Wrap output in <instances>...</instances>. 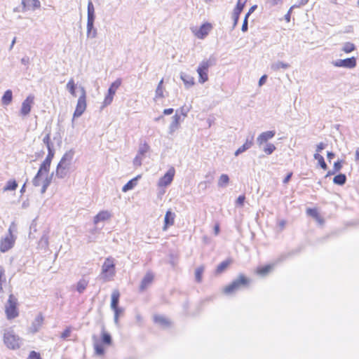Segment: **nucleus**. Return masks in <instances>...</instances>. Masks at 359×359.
<instances>
[{
    "label": "nucleus",
    "mask_w": 359,
    "mask_h": 359,
    "mask_svg": "<svg viewBox=\"0 0 359 359\" xmlns=\"http://www.w3.org/2000/svg\"><path fill=\"white\" fill-rule=\"evenodd\" d=\"M250 283V279L243 274H239L229 285L226 286L223 292L226 295H230L247 287Z\"/></svg>",
    "instance_id": "obj_1"
},
{
    "label": "nucleus",
    "mask_w": 359,
    "mask_h": 359,
    "mask_svg": "<svg viewBox=\"0 0 359 359\" xmlns=\"http://www.w3.org/2000/svg\"><path fill=\"white\" fill-rule=\"evenodd\" d=\"M95 20V8L93 2L90 0L87 8V37L94 39L97 36V29L94 27Z\"/></svg>",
    "instance_id": "obj_2"
},
{
    "label": "nucleus",
    "mask_w": 359,
    "mask_h": 359,
    "mask_svg": "<svg viewBox=\"0 0 359 359\" xmlns=\"http://www.w3.org/2000/svg\"><path fill=\"white\" fill-rule=\"evenodd\" d=\"M17 226L14 222H12L8 228V234L1 241L0 250L1 252H6L11 249L15 243V237L13 232L16 231Z\"/></svg>",
    "instance_id": "obj_3"
},
{
    "label": "nucleus",
    "mask_w": 359,
    "mask_h": 359,
    "mask_svg": "<svg viewBox=\"0 0 359 359\" xmlns=\"http://www.w3.org/2000/svg\"><path fill=\"white\" fill-rule=\"evenodd\" d=\"M4 341L6 346L10 349L20 348V339L13 330H6L4 334Z\"/></svg>",
    "instance_id": "obj_4"
},
{
    "label": "nucleus",
    "mask_w": 359,
    "mask_h": 359,
    "mask_svg": "<svg viewBox=\"0 0 359 359\" xmlns=\"http://www.w3.org/2000/svg\"><path fill=\"white\" fill-rule=\"evenodd\" d=\"M17 305V298L13 294H11L6 305V313L8 319H13L18 316L19 313Z\"/></svg>",
    "instance_id": "obj_5"
},
{
    "label": "nucleus",
    "mask_w": 359,
    "mask_h": 359,
    "mask_svg": "<svg viewBox=\"0 0 359 359\" xmlns=\"http://www.w3.org/2000/svg\"><path fill=\"white\" fill-rule=\"evenodd\" d=\"M80 90L81 94L78 99L76 107L73 114L72 121H74L75 118L80 117L86 109V93L83 87H81Z\"/></svg>",
    "instance_id": "obj_6"
},
{
    "label": "nucleus",
    "mask_w": 359,
    "mask_h": 359,
    "mask_svg": "<svg viewBox=\"0 0 359 359\" xmlns=\"http://www.w3.org/2000/svg\"><path fill=\"white\" fill-rule=\"evenodd\" d=\"M212 65L210 60H203L197 68V72L198 74V81L201 83H204L208 80V72L210 66Z\"/></svg>",
    "instance_id": "obj_7"
},
{
    "label": "nucleus",
    "mask_w": 359,
    "mask_h": 359,
    "mask_svg": "<svg viewBox=\"0 0 359 359\" xmlns=\"http://www.w3.org/2000/svg\"><path fill=\"white\" fill-rule=\"evenodd\" d=\"M121 85V79H117L116 81H114L109 86L107 94L106 95L104 100V105H109L111 103L114 96L116 93V90L119 88V86Z\"/></svg>",
    "instance_id": "obj_8"
},
{
    "label": "nucleus",
    "mask_w": 359,
    "mask_h": 359,
    "mask_svg": "<svg viewBox=\"0 0 359 359\" xmlns=\"http://www.w3.org/2000/svg\"><path fill=\"white\" fill-rule=\"evenodd\" d=\"M332 65L337 67L353 69L357 65V60L355 57H348L343 60H337L332 62Z\"/></svg>",
    "instance_id": "obj_9"
},
{
    "label": "nucleus",
    "mask_w": 359,
    "mask_h": 359,
    "mask_svg": "<svg viewBox=\"0 0 359 359\" xmlns=\"http://www.w3.org/2000/svg\"><path fill=\"white\" fill-rule=\"evenodd\" d=\"M248 0H238L236 6L235 8L233 9L232 18H233V29H234L236 25H238L240 15L242 13L245 4L247 3Z\"/></svg>",
    "instance_id": "obj_10"
},
{
    "label": "nucleus",
    "mask_w": 359,
    "mask_h": 359,
    "mask_svg": "<svg viewBox=\"0 0 359 359\" xmlns=\"http://www.w3.org/2000/svg\"><path fill=\"white\" fill-rule=\"evenodd\" d=\"M175 174V170L174 167H170L168 171L161 177L158 180L159 187H167L171 184L173 180Z\"/></svg>",
    "instance_id": "obj_11"
},
{
    "label": "nucleus",
    "mask_w": 359,
    "mask_h": 359,
    "mask_svg": "<svg viewBox=\"0 0 359 359\" xmlns=\"http://www.w3.org/2000/svg\"><path fill=\"white\" fill-rule=\"evenodd\" d=\"M50 169L43 165H40L39 170L37 171L36 175L32 180V184L34 187H39L41 185V177L44 175H48Z\"/></svg>",
    "instance_id": "obj_12"
},
{
    "label": "nucleus",
    "mask_w": 359,
    "mask_h": 359,
    "mask_svg": "<svg viewBox=\"0 0 359 359\" xmlns=\"http://www.w3.org/2000/svg\"><path fill=\"white\" fill-rule=\"evenodd\" d=\"M22 12L29 10L34 11L40 8L41 3L39 0H22Z\"/></svg>",
    "instance_id": "obj_13"
},
{
    "label": "nucleus",
    "mask_w": 359,
    "mask_h": 359,
    "mask_svg": "<svg viewBox=\"0 0 359 359\" xmlns=\"http://www.w3.org/2000/svg\"><path fill=\"white\" fill-rule=\"evenodd\" d=\"M33 103L34 97L32 95L27 96L22 103L20 114L24 116H27L31 111L32 104Z\"/></svg>",
    "instance_id": "obj_14"
},
{
    "label": "nucleus",
    "mask_w": 359,
    "mask_h": 359,
    "mask_svg": "<svg viewBox=\"0 0 359 359\" xmlns=\"http://www.w3.org/2000/svg\"><path fill=\"white\" fill-rule=\"evenodd\" d=\"M276 135L274 130H269L262 133L257 138V144L261 147L263 144L267 143V142L272 139Z\"/></svg>",
    "instance_id": "obj_15"
},
{
    "label": "nucleus",
    "mask_w": 359,
    "mask_h": 359,
    "mask_svg": "<svg viewBox=\"0 0 359 359\" xmlns=\"http://www.w3.org/2000/svg\"><path fill=\"white\" fill-rule=\"evenodd\" d=\"M212 28V25L209 22L203 23L198 30L195 33V35L201 39H204L209 33L210 29Z\"/></svg>",
    "instance_id": "obj_16"
},
{
    "label": "nucleus",
    "mask_w": 359,
    "mask_h": 359,
    "mask_svg": "<svg viewBox=\"0 0 359 359\" xmlns=\"http://www.w3.org/2000/svg\"><path fill=\"white\" fill-rule=\"evenodd\" d=\"M74 156V151L73 149H70L65 153V154L61 158L59 163L62 164L65 166L70 167L72 165V162Z\"/></svg>",
    "instance_id": "obj_17"
},
{
    "label": "nucleus",
    "mask_w": 359,
    "mask_h": 359,
    "mask_svg": "<svg viewBox=\"0 0 359 359\" xmlns=\"http://www.w3.org/2000/svg\"><path fill=\"white\" fill-rule=\"evenodd\" d=\"M115 263L114 259L112 257L106 258L102 266V271L103 273H107L108 271L113 270L112 274L114 273Z\"/></svg>",
    "instance_id": "obj_18"
},
{
    "label": "nucleus",
    "mask_w": 359,
    "mask_h": 359,
    "mask_svg": "<svg viewBox=\"0 0 359 359\" xmlns=\"http://www.w3.org/2000/svg\"><path fill=\"white\" fill-rule=\"evenodd\" d=\"M43 321V317L39 313L34 320L30 327V330L33 333L37 332L41 328Z\"/></svg>",
    "instance_id": "obj_19"
},
{
    "label": "nucleus",
    "mask_w": 359,
    "mask_h": 359,
    "mask_svg": "<svg viewBox=\"0 0 359 359\" xmlns=\"http://www.w3.org/2000/svg\"><path fill=\"white\" fill-rule=\"evenodd\" d=\"M253 136H252L250 138H247L245 142L235 151V156H238L241 154L249 149L253 144Z\"/></svg>",
    "instance_id": "obj_20"
},
{
    "label": "nucleus",
    "mask_w": 359,
    "mask_h": 359,
    "mask_svg": "<svg viewBox=\"0 0 359 359\" xmlns=\"http://www.w3.org/2000/svg\"><path fill=\"white\" fill-rule=\"evenodd\" d=\"M70 167L65 166L58 163L56 170L55 176L59 179H63L67 175V172Z\"/></svg>",
    "instance_id": "obj_21"
},
{
    "label": "nucleus",
    "mask_w": 359,
    "mask_h": 359,
    "mask_svg": "<svg viewBox=\"0 0 359 359\" xmlns=\"http://www.w3.org/2000/svg\"><path fill=\"white\" fill-rule=\"evenodd\" d=\"M175 214L172 212L171 210H168L165 213L164 217V227L163 229H166V228L169 226H172L175 222Z\"/></svg>",
    "instance_id": "obj_22"
},
{
    "label": "nucleus",
    "mask_w": 359,
    "mask_h": 359,
    "mask_svg": "<svg viewBox=\"0 0 359 359\" xmlns=\"http://www.w3.org/2000/svg\"><path fill=\"white\" fill-rule=\"evenodd\" d=\"M154 279V276L152 273H147L144 276V278H142V281H141V283H140V290L141 291H143L144 290L147 286L151 283L152 280Z\"/></svg>",
    "instance_id": "obj_23"
},
{
    "label": "nucleus",
    "mask_w": 359,
    "mask_h": 359,
    "mask_svg": "<svg viewBox=\"0 0 359 359\" xmlns=\"http://www.w3.org/2000/svg\"><path fill=\"white\" fill-rule=\"evenodd\" d=\"M154 320L155 323L158 324L164 328L169 327L170 325L169 320L163 316L156 315L154 316Z\"/></svg>",
    "instance_id": "obj_24"
},
{
    "label": "nucleus",
    "mask_w": 359,
    "mask_h": 359,
    "mask_svg": "<svg viewBox=\"0 0 359 359\" xmlns=\"http://www.w3.org/2000/svg\"><path fill=\"white\" fill-rule=\"evenodd\" d=\"M178 111L172 116V121L169 127V133L172 134L179 127L180 116L177 114Z\"/></svg>",
    "instance_id": "obj_25"
},
{
    "label": "nucleus",
    "mask_w": 359,
    "mask_h": 359,
    "mask_svg": "<svg viewBox=\"0 0 359 359\" xmlns=\"http://www.w3.org/2000/svg\"><path fill=\"white\" fill-rule=\"evenodd\" d=\"M141 177L140 175H137V177L133 178L132 180H129L122 188V191L127 192L130 190H132L134 189V187L137 185V182L138 179H140Z\"/></svg>",
    "instance_id": "obj_26"
},
{
    "label": "nucleus",
    "mask_w": 359,
    "mask_h": 359,
    "mask_svg": "<svg viewBox=\"0 0 359 359\" xmlns=\"http://www.w3.org/2000/svg\"><path fill=\"white\" fill-rule=\"evenodd\" d=\"M110 216V213L108 211H100L95 216L93 222L96 224L100 222L107 220Z\"/></svg>",
    "instance_id": "obj_27"
},
{
    "label": "nucleus",
    "mask_w": 359,
    "mask_h": 359,
    "mask_svg": "<svg viewBox=\"0 0 359 359\" xmlns=\"http://www.w3.org/2000/svg\"><path fill=\"white\" fill-rule=\"evenodd\" d=\"M343 163H344V161L342 160H338L336 162H334L332 170H329L327 172V173L325 175V177H327L331 175H334L337 172H339L342 168Z\"/></svg>",
    "instance_id": "obj_28"
},
{
    "label": "nucleus",
    "mask_w": 359,
    "mask_h": 359,
    "mask_svg": "<svg viewBox=\"0 0 359 359\" xmlns=\"http://www.w3.org/2000/svg\"><path fill=\"white\" fill-rule=\"evenodd\" d=\"M13 100V92L11 90H6L2 97H1V102L4 105H8L11 103Z\"/></svg>",
    "instance_id": "obj_29"
},
{
    "label": "nucleus",
    "mask_w": 359,
    "mask_h": 359,
    "mask_svg": "<svg viewBox=\"0 0 359 359\" xmlns=\"http://www.w3.org/2000/svg\"><path fill=\"white\" fill-rule=\"evenodd\" d=\"M180 78L187 88H189L194 84V77L186 73H181Z\"/></svg>",
    "instance_id": "obj_30"
},
{
    "label": "nucleus",
    "mask_w": 359,
    "mask_h": 359,
    "mask_svg": "<svg viewBox=\"0 0 359 359\" xmlns=\"http://www.w3.org/2000/svg\"><path fill=\"white\" fill-rule=\"evenodd\" d=\"M53 175H54V172H52L50 175H46V177L43 180V181L41 182V184H42V187L41 189V194H44L46 191L48 187L51 184Z\"/></svg>",
    "instance_id": "obj_31"
},
{
    "label": "nucleus",
    "mask_w": 359,
    "mask_h": 359,
    "mask_svg": "<svg viewBox=\"0 0 359 359\" xmlns=\"http://www.w3.org/2000/svg\"><path fill=\"white\" fill-rule=\"evenodd\" d=\"M347 180L346 176L345 174L339 173L335 175L333 178V183L339 186H343L346 184Z\"/></svg>",
    "instance_id": "obj_32"
},
{
    "label": "nucleus",
    "mask_w": 359,
    "mask_h": 359,
    "mask_svg": "<svg viewBox=\"0 0 359 359\" xmlns=\"http://www.w3.org/2000/svg\"><path fill=\"white\" fill-rule=\"evenodd\" d=\"M54 155H55V150L48 151V154H47L46 158L41 164L50 169V164H51L52 160L54 157Z\"/></svg>",
    "instance_id": "obj_33"
},
{
    "label": "nucleus",
    "mask_w": 359,
    "mask_h": 359,
    "mask_svg": "<svg viewBox=\"0 0 359 359\" xmlns=\"http://www.w3.org/2000/svg\"><path fill=\"white\" fill-rule=\"evenodd\" d=\"M48 231H44L42 236L39 241V245L41 248H47L48 246Z\"/></svg>",
    "instance_id": "obj_34"
},
{
    "label": "nucleus",
    "mask_w": 359,
    "mask_h": 359,
    "mask_svg": "<svg viewBox=\"0 0 359 359\" xmlns=\"http://www.w3.org/2000/svg\"><path fill=\"white\" fill-rule=\"evenodd\" d=\"M273 265L267 264L265 266H260L257 269V272L262 276H266L273 269Z\"/></svg>",
    "instance_id": "obj_35"
},
{
    "label": "nucleus",
    "mask_w": 359,
    "mask_h": 359,
    "mask_svg": "<svg viewBox=\"0 0 359 359\" xmlns=\"http://www.w3.org/2000/svg\"><path fill=\"white\" fill-rule=\"evenodd\" d=\"M120 293L118 290L113 291L111 294V309L118 307L119 303Z\"/></svg>",
    "instance_id": "obj_36"
},
{
    "label": "nucleus",
    "mask_w": 359,
    "mask_h": 359,
    "mask_svg": "<svg viewBox=\"0 0 359 359\" xmlns=\"http://www.w3.org/2000/svg\"><path fill=\"white\" fill-rule=\"evenodd\" d=\"M290 67V65L286 62H283L281 61H277L273 63L271 66V69L273 71H278L280 69H288Z\"/></svg>",
    "instance_id": "obj_37"
},
{
    "label": "nucleus",
    "mask_w": 359,
    "mask_h": 359,
    "mask_svg": "<svg viewBox=\"0 0 359 359\" xmlns=\"http://www.w3.org/2000/svg\"><path fill=\"white\" fill-rule=\"evenodd\" d=\"M18 188V183L15 180H8L3 188L4 191H15Z\"/></svg>",
    "instance_id": "obj_38"
},
{
    "label": "nucleus",
    "mask_w": 359,
    "mask_h": 359,
    "mask_svg": "<svg viewBox=\"0 0 359 359\" xmlns=\"http://www.w3.org/2000/svg\"><path fill=\"white\" fill-rule=\"evenodd\" d=\"M88 281L85 279H81L76 284V290L79 293L81 294L87 287Z\"/></svg>",
    "instance_id": "obj_39"
},
{
    "label": "nucleus",
    "mask_w": 359,
    "mask_h": 359,
    "mask_svg": "<svg viewBox=\"0 0 359 359\" xmlns=\"http://www.w3.org/2000/svg\"><path fill=\"white\" fill-rule=\"evenodd\" d=\"M101 340L102 344L105 345H111L112 343V339L109 333L102 331L101 335Z\"/></svg>",
    "instance_id": "obj_40"
},
{
    "label": "nucleus",
    "mask_w": 359,
    "mask_h": 359,
    "mask_svg": "<svg viewBox=\"0 0 359 359\" xmlns=\"http://www.w3.org/2000/svg\"><path fill=\"white\" fill-rule=\"evenodd\" d=\"M313 157L316 160L318 161V164L320 166V168L323 170H326L327 168V165L325 161V159L323 158V156H321L320 154H319L318 153H316L314 155H313Z\"/></svg>",
    "instance_id": "obj_41"
},
{
    "label": "nucleus",
    "mask_w": 359,
    "mask_h": 359,
    "mask_svg": "<svg viewBox=\"0 0 359 359\" xmlns=\"http://www.w3.org/2000/svg\"><path fill=\"white\" fill-rule=\"evenodd\" d=\"M43 142L46 144L48 151L49 150H55L53 144L50 140V133H48L46 136L43 139Z\"/></svg>",
    "instance_id": "obj_42"
},
{
    "label": "nucleus",
    "mask_w": 359,
    "mask_h": 359,
    "mask_svg": "<svg viewBox=\"0 0 359 359\" xmlns=\"http://www.w3.org/2000/svg\"><path fill=\"white\" fill-rule=\"evenodd\" d=\"M230 264V262L228 261V260H224L223 262H222L217 266V269L215 270V273L217 274H219L221 273H222L227 267Z\"/></svg>",
    "instance_id": "obj_43"
},
{
    "label": "nucleus",
    "mask_w": 359,
    "mask_h": 359,
    "mask_svg": "<svg viewBox=\"0 0 359 359\" xmlns=\"http://www.w3.org/2000/svg\"><path fill=\"white\" fill-rule=\"evenodd\" d=\"M67 89L72 95L76 96V84L73 79H71L67 84Z\"/></svg>",
    "instance_id": "obj_44"
},
{
    "label": "nucleus",
    "mask_w": 359,
    "mask_h": 359,
    "mask_svg": "<svg viewBox=\"0 0 359 359\" xmlns=\"http://www.w3.org/2000/svg\"><path fill=\"white\" fill-rule=\"evenodd\" d=\"M204 271L203 266H198L195 271V279L197 283H201L202 280V276Z\"/></svg>",
    "instance_id": "obj_45"
},
{
    "label": "nucleus",
    "mask_w": 359,
    "mask_h": 359,
    "mask_svg": "<svg viewBox=\"0 0 359 359\" xmlns=\"http://www.w3.org/2000/svg\"><path fill=\"white\" fill-rule=\"evenodd\" d=\"M149 150V146L147 142H144L143 144H140L137 151V154H139L141 156H143Z\"/></svg>",
    "instance_id": "obj_46"
},
{
    "label": "nucleus",
    "mask_w": 359,
    "mask_h": 359,
    "mask_svg": "<svg viewBox=\"0 0 359 359\" xmlns=\"http://www.w3.org/2000/svg\"><path fill=\"white\" fill-rule=\"evenodd\" d=\"M355 49V46L351 42H346L342 48V50L346 53H350Z\"/></svg>",
    "instance_id": "obj_47"
},
{
    "label": "nucleus",
    "mask_w": 359,
    "mask_h": 359,
    "mask_svg": "<svg viewBox=\"0 0 359 359\" xmlns=\"http://www.w3.org/2000/svg\"><path fill=\"white\" fill-rule=\"evenodd\" d=\"M276 149V146L271 143H266L263 151L267 154L271 155Z\"/></svg>",
    "instance_id": "obj_48"
},
{
    "label": "nucleus",
    "mask_w": 359,
    "mask_h": 359,
    "mask_svg": "<svg viewBox=\"0 0 359 359\" xmlns=\"http://www.w3.org/2000/svg\"><path fill=\"white\" fill-rule=\"evenodd\" d=\"M229 182V177L226 174H222L219 180L218 186L225 187Z\"/></svg>",
    "instance_id": "obj_49"
},
{
    "label": "nucleus",
    "mask_w": 359,
    "mask_h": 359,
    "mask_svg": "<svg viewBox=\"0 0 359 359\" xmlns=\"http://www.w3.org/2000/svg\"><path fill=\"white\" fill-rule=\"evenodd\" d=\"M6 282L5 270L0 266V292H4L2 285Z\"/></svg>",
    "instance_id": "obj_50"
},
{
    "label": "nucleus",
    "mask_w": 359,
    "mask_h": 359,
    "mask_svg": "<svg viewBox=\"0 0 359 359\" xmlns=\"http://www.w3.org/2000/svg\"><path fill=\"white\" fill-rule=\"evenodd\" d=\"M94 348H95V352L97 355H104V348L102 344H97V343L95 344Z\"/></svg>",
    "instance_id": "obj_51"
},
{
    "label": "nucleus",
    "mask_w": 359,
    "mask_h": 359,
    "mask_svg": "<svg viewBox=\"0 0 359 359\" xmlns=\"http://www.w3.org/2000/svg\"><path fill=\"white\" fill-rule=\"evenodd\" d=\"M71 332H72V327H66V329L61 334L60 338L62 339H66L67 337H69L70 336Z\"/></svg>",
    "instance_id": "obj_52"
},
{
    "label": "nucleus",
    "mask_w": 359,
    "mask_h": 359,
    "mask_svg": "<svg viewBox=\"0 0 359 359\" xmlns=\"http://www.w3.org/2000/svg\"><path fill=\"white\" fill-rule=\"evenodd\" d=\"M163 80L161 79L156 88V95L157 97H163V89H162V84H163Z\"/></svg>",
    "instance_id": "obj_53"
},
{
    "label": "nucleus",
    "mask_w": 359,
    "mask_h": 359,
    "mask_svg": "<svg viewBox=\"0 0 359 359\" xmlns=\"http://www.w3.org/2000/svg\"><path fill=\"white\" fill-rule=\"evenodd\" d=\"M248 18H247V14H245L243 22V25L241 27V31L243 32H246L248 30Z\"/></svg>",
    "instance_id": "obj_54"
},
{
    "label": "nucleus",
    "mask_w": 359,
    "mask_h": 359,
    "mask_svg": "<svg viewBox=\"0 0 359 359\" xmlns=\"http://www.w3.org/2000/svg\"><path fill=\"white\" fill-rule=\"evenodd\" d=\"M27 359H41V357L39 353L35 351H32Z\"/></svg>",
    "instance_id": "obj_55"
},
{
    "label": "nucleus",
    "mask_w": 359,
    "mask_h": 359,
    "mask_svg": "<svg viewBox=\"0 0 359 359\" xmlns=\"http://www.w3.org/2000/svg\"><path fill=\"white\" fill-rule=\"evenodd\" d=\"M245 201V195H240V196L237 198V199H236V205L237 206L242 207V206L244 205Z\"/></svg>",
    "instance_id": "obj_56"
},
{
    "label": "nucleus",
    "mask_w": 359,
    "mask_h": 359,
    "mask_svg": "<svg viewBox=\"0 0 359 359\" xmlns=\"http://www.w3.org/2000/svg\"><path fill=\"white\" fill-rule=\"evenodd\" d=\"M133 164L135 166H140L142 164V156L139 154H137V156L135 157L133 160Z\"/></svg>",
    "instance_id": "obj_57"
},
{
    "label": "nucleus",
    "mask_w": 359,
    "mask_h": 359,
    "mask_svg": "<svg viewBox=\"0 0 359 359\" xmlns=\"http://www.w3.org/2000/svg\"><path fill=\"white\" fill-rule=\"evenodd\" d=\"M30 60L29 57L27 56H25L21 59V63L24 65L25 66H27L26 69H28V65H29Z\"/></svg>",
    "instance_id": "obj_58"
},
{
    "label": "nucleus",
    "mask_w": 359,
    "mask_h": 359,
    "mask_svg": "<svg viewBox=\"0 0 359 359\" xmlns=\"http://www.w3.org/2000/svg\"><path fill=\"white\" fill-rule=\"evenodd\" d=\"M178 111H180L181 114L184 116H186L189 111V109L187 107H182Z\"/></svg>",
    "instance_id": "obj_59"
},
{
    "label": "nucleus",
    "mask_w": 359,
    "mask_h": 359,
    "mask_svg": "<svg viewBox=\"0 0 359 359\" xmlns=\"http://www.w3.org/2000/svg\"><path fill=\"white\" fill-rule=\"evenodd\" d=\"M111 309L114 311V315L117 316H119V315L123 311V309L119 306L113 308Z\"/></svg>",
    "instance_id": "obj_60"
},
{
    "label": "nucleus",
    "mask_w": 359,
    "mask_h": 359,
    "mask_svg": "<svg viewBox=\"0 0 359 359\" xmlns=\"http://www.w3.org/2000/svg\"><path fill=\"white\" fill-rule=\"evenodd\" d=\"M267 80V76L266 74L262 76L259 80V86H262L264 85Z\"/></svg>",
    "instance_id": "obj_61"
},
{
    "label": "nucleus",
    "mask_w": 359,
    "mask_h": 359,
    "mask_svg": "<svg viewBox=\"0 0 359 359\" xmlns=\"http://www.w3.org/2000/svg\"><path fill=\"white\" fill-rule=\"evenodd\" d=\"M325 144L323 142H320L316 147V151L317 153L320 152L322 150H323L325 148Z\"/></svg>",
    "instance_id": "obj_62"
},
{
    "label": "nucleus",
    "mask_w": 359,
    "mask_h": 359,
    "mask_svg": "<svg viewBox=\"0 0 359 359\" xmlns=\"http://www.w3.org/2000/svg\"><path fill=\"white\" fill-rule=\"evenodd\" d=\"M292 176V172H289L285 177V178L283 179V184H287L289 182V181L291 180V177Z\"/></svg>",
    "instance_id": "obj_63"
},
{
    "label": "nucleus",
    "mask_w": 359,
    "mask_h": 359,
    "mask_svg": "<svg viewBox=\"0 0 359 359\" xmlns=\"http://www.w3.org/2000/svg\"><path fill=\"white\" fill-rule=\"evenodd\" d=\"M257 8V5H254L252 6H251L250 8L249 9V11H248V13H246L247 18H249L250 15L256 10Z\"/></svg>",
    "instance_id": "obj_64"
}]
</instances>
